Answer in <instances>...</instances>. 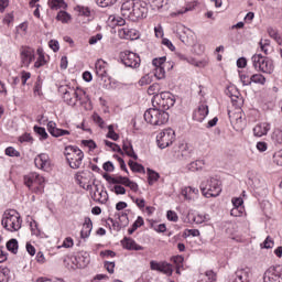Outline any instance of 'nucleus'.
Masks as SVG:
<instances>
[{
  "label": "nucleus",
  "mask_w": 282,
  "mask_h": 282,
  "mask_svg": "<svg viewBox=\"0 0 282 282\" xmlns=\"http://www.w3.org/2000/svg\"><path fill=\"white\" fill-rule=\"evenodd\" d=\"M160 180V173L148 169V182L150 186H153L155 182Z\"/></svg>",
  "instance_id": "c9c22d12"
},
{
  "label": "nucleus",
  "mask_w": 282,
  "mask_h": 282,
  "mask_svg": "<svg viewBox=\"0 0 282 282\" xmlns=\"http://www.w3.org/2000/svg\"><path fill=\"white\" fill-rule=\"evenodd\" d=\"M263 282H282V265L270 267L264 272Z\"/></svg>",
  "instance_id": "f8f14e48"
},
{
  "label": "nucleus",
  "mask_w": 282,
  "mask_h": 282,
  "mask_svg": "<svg viewBox=\"0 0 282 282\" xmlns=\"http://www.w3.org/2000/svg\"><path fill=\"white\" fill-rule=\"evenodd\" d=\"M30 226L32 235L39 237L41 235V231L39 230V224L36 223V220L31 221Z\"/></svg>",
  "instance_id": "e2e57ef3"
},
{
  "label": "nucleus",
  "mask_w": 282,
  "mask_h": 282,
  "mask_svg": "<svg viewBox=\"0 0 282 282\" xmlns=\"http://www.w3.org/2000/svg\"><path fill=\"white\" fill-rule=\"evenodd\" d=\"M154 76L158 80H162L166 76V70H164V66L154 68Z\"/></svg>",
  "instance_id": "5fc2aeb1"
},
{
  "label": "nucleus",
  "mask_w": 282,
  "mask_h": 282,
  "mask_svg": "<svg viewBox=\"0 0 282 282\" xmlns=\"http://www.w3.org/2000/svg\"><path fill=\"white\" fill-rule=\"evenodd\" d=\"M272 141L274 144L282 145V129H275L272 133Z\"/></svg>",
  "instance_id": "a18cd8bd"
},
{
  "label": "nucleus",
  "mask_w": 282,
  "mask_h": 282,
  "mask_svg": "<svg viewBox=\"0 0 282 282\" xmlns=\"http://www.w3.org/2000/svg\"><path fill=\"white\" fill-rule=\"evenodd\" d=\"M107 138H110V140H113L115 142L119 140L120 135L118 133H116V131L113 130V126H108V133H107Z\"/></svg>",
  "instance_id": "6e6d98bb"
},
{
  "label": "nucleus",
  "mask_w": 282,
  "mask_h": 282,
  "mask_svg": "<svg viewBox=\"0 0 282 282\" xmlns=\"http://www.w3.org/2000/svg\"><path fill=\"white\" fill-rule=\"evenodd\" d=\"M234 282H250V272L246 269L237 270Z\"/></svg>",
  "instance_id": "bb28decb"
},
{
  "label": "nucleus",
  "mask_w": 282,
  "mask_h": 282,
  "mask_svg": "<svg viewBox=\"0 0 282 282\" xmlns=\"http://www.w3.org/2000/svg\"><path fill=\"white\" fill-rule=\"evenodd\" d=\"M175 142V130L167 128L161 131L156 135V144L159 149H166L167 147H171Z\"/></svg>",
  "instance_id": "1a4fd4ad"
},
{
  "label": "nucleus",
  "mask_w": 282,
  "mask_h": 282,
  "mask_svg": "<svg viewBox=\"0 0 282 282\" xmlns=\"http://www.w3.org/2000/svg\"><path fill=\"white\" fill-rule=\"evenodd\" d=\"M268 34L271 39H273L274 41H276L279 43V45H281L282 43V39L279 35V32H276V30L274 28H269L268 29Z\"/></svg>",
  "instance_id": "09e8293b"
},
{
  "label": "nucleus",
  "mask_w": 282,
  "mask_h": 282,
  "mask_svg": "<svg viewBox=\"0 0 282 282\" xmlns=\"http://www.w3.org/2000/svg\"><path fill=\"white\" fill-rule=\"evenodd\" d=\"M180 58H182L183 61H187V63H189L191 65H195V67H206V62H197L195 58H186L184 55H181Z\"/></svg>",
  "instance_id": "c03bdc74"
},
{
  "label": "nucleus",
  "mask_w": 282,
  "mask_h": 282,
  "mask_svg": "<svg viewBox=\"0 0 282 282\" xmlns=\"http://www.w3.org/2000/svg\"><path fill=\"white\" fill-rule=\"evenodd\" d=\"M182 195L185 197V199H188V202H193V199H197V196L199 195V189L187 186L182 189Z\"/></svg>",
  "instance_id": "b1692460"
},
{
  "label": "nucleus",
  "mask_w": 282,
  "mask_h": 282,
  "mask_svg": "<svg viewBox=\"0 0 282 282\" xmlns=\"http://www.w3.org/2000/svg\"><path fill=\"white\" fill-rule=\"evenodd\" d=\"M134 6H135L134 0H128V1L123 2L121 6V12H122L123 17H129V19H131V12H133Z\"/></svg>",
  "instance_id": "c85d7f7f"
},
{
  "label": "nucleus",
  "mask_w": 282,
  "mask_h": 282,
  "mask_svg": "<svg viewBox=\"0 0 282 282\" xmlns=\"http://www.w3.org/2000/svg\"><path fill=\"white\" fill-rule=\"evenodd\" d=\"M4 153L6 155H9V158H19L21 155V153H19V151L12 147L7 148Z\"/></svg>",
  "instance_id": "bf43d9fd"
},
{
  "label": "nucleus",
  "mask_w": 282,
  "mask_h": 282,
  "mask_svg": "<svg viewBox=\"0 0 282 282\" xmlns=\"http://www.w3.org/2000/svg\"><path fill=\"white\" fill-rule=\"evenodd\" d=\"M251 62L257 72H262V74H272V72H274V63L272 59L261 54H254L251 57Z\"/></svg>",
  "instance_id": "0eeeda50"
},
{
  "label": "nucleus",
  "mask_w": 282,
  "mask_h": 282,
  "mask_svg": "<svg viewBox=\"0 0 282 282\" xmlns=\"http://www.w3.org/2000/svg\"><path fill=\"white\" fill-rule=\"evenodd\" d=\"M251 83H254L256 85H265L267 79L265 76H263L261 73H257L251 75Z\"/></svg>",
  "instance_id": "4c0bfd02"
},
{
  "label": "nucleus",
  "mask_w": 282,
  "mask_h": 282,
  "mask_svg": "<svg viewBox=\"0 0 282 282\" xmlns=\"http://www.w3.org/2000/svg\"><path fill=\"white\" fill-rule=\"evenodd\" d=\"M1 224L3 228L9 232H18V230H21L23 220L21 219L19 212L14 209H8L2 215Z\"/></svg>",
  "instance_id": "f03ea898"
},
{
  "label": "nucleus",
  "mask_w": 282,
  "mask_h": 282,
  "mask_svg": "<svg viewBox=\"0 0 282 282\" xmlns=\"http://www.w3.org/2000/svg\"><path fill=\"white\" fill-rule=\"evenodd\" d=\"M77 10L82 17H91V10L89 7H77Z\"/></svg>",
  "instance_id": "052dcab7"
},
{
  "label": "nucleus",
  "mask_w": 282,
  "mask_h": 282,
  "mask_svg": "<svg viewBox=\"0 0 282 282\" xmlns=\"http://www.w3.org/2000/svg\"><path fill=\"white\" fill-rule=\"evenodd\" d=\"M91 228H94L91 218H85L83 229L80 231L82 239H87V237H89L91 235Z\"/></svg>",
  "instance_id": "a878e982"
},
{
  "label": "nucleus",
  "mask_w": 282,
  "mask_h": 282,
  "mask_svg": "<svg viewBox=\"0 0 282 282\" xmlns=\"http://www.w3.org/2000/svg\"><path fill=\"white\" fill-rule=\"evenodd\" d=\"M273 161L275 162V164H278V166H282V150L273 154Z\"/></svg>",
  "instance_id": "0e129e2a"
},
{
  "label": "nucleus",
  "mask_w": 282,
  "mask_h": 282,
  "mask_svg": "<svg viewBox=\"0 0 282 282\" xmlns=\"http://www.w3.org/2000/svg\"><path fill=\"white\" fill-rule=\"evenodd\" d=\"M109 189L115 195H127V189L122 185H109Z\"/></svg>",
  "instance_id": "79ce46f5"
},
{
  "label": "nucleus",
  "mask_w": 282,
  "mask_h": 282,
  "mask_svg": "<svg viewBox=\"0 0 282 282\" xmlns=\"http://www.w3.org/2000/svg\"><path fill=\"white\" fill-rule=\"evenodd\" d=\"M91 172H79L75 175V182L85 191H93L94 186L89 182Z\"/></svg>",
  "instance_id": "4468645a"
},
{
  "label": "nucleus",
  "mask_w": 282,
  "mask_h": 282,
  "mask_svg": "<svg viewBox=\"0 0 282 282\" xmlns=\"http://www.w3.org/2000/svg\"><path fill=\"white\" fill-rule=\"evenodd\" d=\"M228 117L230 122H235L236 124H241V122H243V112H241L240 109L235 112L229 111Z\"/></svg>",
  "instance_id": "7c9ffc66"
},
{
  "label": "nucleus",
  "mask_w": 282,
  "mask_h": 282,
  "mask_svg": "<svg viewBox=\"0 0 282 282\" xmlns=\"http://www.w3.org/2000/svg\"><path fill=\"white\" fill-rule=\"evenodd\" d=\"M144 120L149 124L161 127V124L169 122V112L162 110V108H150L144 112Z\"/></svg>",
  "instance_id": "20e7f679"
},
{
  "label": "nucleus",
  "mask_w": 282,
  "mask_h": 282,
  "mask_svg": "<svg viewBox=\"0 0 282 282\" xmlns=\"http://www.w3.org/2000/svg\"><path fill=\"white\" fill-rule=\"evenodd\" d=\"M99 41H102V33H97L89 39V45H96Z\"/></svg>",
  "instance_id": "69168bd1"
},
{
  "label": "nucleus",
  "mask_w": 282,
  "mask_h": 282,
  "mask_svg": "<svg viewBox=\"0 0 282 282\" xmlns=\"http://www.w3.org/2000/svg\"><path fill=\"white\" fill-rule=\"evenodd\" d=\"M33 131L39 135L40 140H47L50 138V134H47V131L43 127L34 126Z\"/></svg>",
  "instance_id": "e433bc0d"
},
{
  "label": "nucleus",
  "mask_w": 282,
  "mask_h": 282,
  "mask_svg": "<svg viewBox=\"0 0 282 282\" xmlns=\"http://www.w3.org/2000/svg\"><path fill=\"white\" fill-rule=\"evenodd\" d=\"M128 165L130 166L133 173H144V166L138 162L129 161Z\"/></svg>",
  "instance_id": "a19ab883"
},
{
  "label": "nucleus",
  "mask_w": 282,
  "mask_h": 282,
  "mask_svg": "<svg viewBox=\"0 0 282 282\" xmlns=\"http://www.w3.org/2000/svg\"><path fill=\"white\" fill-rule=\"evenodd\" d=\"M148 94L150 96H160V84L155 83L152 84L149 88H148Z\"/></svg>",
  "instance_id": "603ef678"
},
{
  "label": "nucleus",
  "mask_w": 282,
  "mask_h": 282,
  "mask_svg": "<svg viewBox=\"0 0 282 282\" xmlns=\"http://www.w3.org/2000/svg\"><path fill=\"white\" fill-rule=\"evenodd\" d=\"M260 48L265 55L272 52V46L270 45V40H261L260 41Z\"/></svg>",
  "instance_id": "37998d69"
},
{
  "label": "nucleus",
  "mask_w": 282,
  "mask_h": 282,
  "mask_svg": "<svg viewBox=\"0 0 282 282\" xmlns=\"http://www.w3.org/2000/svg\"><path fill=\"white\" fill-rule=\"evenodd\" d=\"M10 281V269L3 268L0 269V282H8Z\"/></svg>",
  "instance_id": "3c124183"
},
{
  "label": "nucleus",
  "mask_w": 282,
  "mask_h": 282,
  "mask_svg": "<svg viewBox=\"0 0 282 282\" xmlns=\"http://www.w3.org/2000/svg\"><path fill=\"white\" fill-rule=\"evenodd\" d=\"M61 94H63V100L69 107H76V102H83L84 100H89L87 91L83 88H72V87H59Z\"/></svg>",
  "instance_id": "f257e3e1"
},
{
  "label": "nucleus",
  "mask_w": 282,
  "mask_h": 282,
  "mask_svg": "<svg viewBox=\"0 0 282 282\" xmlns=\"http://www.w3.org/2000/svg\"><path fill=\"white\" fill-rule=\"evenodd\" d=\"M200 191L205 197H219L221 194V182L215 177L200 183Z\"/></svg>",
  "instance_id": "423d86ee"
},
{
  "label": "nucleus",
  "mask_w": 282,
  "mask_h": 282,
  "mask_svg": "<svg viewBox=\"0 0 282 282\" xmlns=\"http://www.w3.org/2000/svg\"><path fill=\"white\" fill-rule=\"evenodd\" d=\"M64 155L66 158L68 166L74 170L83 166V160H85V153L76 145H68L64 149Z\"/></svg>",
  "instance_id": "7ed1b4c3"
},
{
  "label": "nucleus",
  "mask_w": 282,
  "mask_h": 282,
  "mask_svg": "<svg viewBox=\"0 0 282 282\" xmlns=\"http://www.w3.org/2000/svg\"><path fill=\"white\" fill-rule=\"evenodd\" d=\"M47 131L53 135V138H61L63 135H69V130H63L61 128H56V122L48 121L47 123Z\"/></svg>",
  "instance_id": "412c9836"
},
{
  "label": "nucleus",
  "mask_w": 282,
  "mask_h": 282,
  "mask_svg": "<svg viewBox=\"0 0 282 282\" xmlns=\"http://www.w3.org/2000/svg\"><path fill=\"white\" fill-rule=\"evenodd\" d=\"M22 67H30L32 61H34V48L24 46L20 52Z\"/></svg>",
  "instance_id": "f3484780"
},
{
  "label": "nucleus",
  "mask_w": 282,
  "mask_h": 282,
  "mask_svg": "<svg viewBox=\"0 0 282 282\" xmlns=\"http://www.w3.org/2000/svg\"><path fill=\"white\" fill-rule=\"evenodd\" d=\"M164 63H166V56L158 57L152 61V65L154 66V69L158 67H164Z\"/></svg>",
  "instance_id": "4d7b16f0"
},
{
  "label": "nucleus",
  "mask_w": 282,
  "mask_h": 282,
  "mask_svg": "<svg viewBox=\"0 0 282 282\" xmlns=\"http://www.w3.org/2000/svg\"><path fill=\"white\" fill-rule=\"evenodd\" d=\"M152 102L153 105L156 104L159 109L166 111L175 105V95H173L171 91H162L160 95L154 96Z\"/></svg>",
  "instance_id": "6e6552de"
},
{
  "label": "nucleus",
  "mask_w": 282,
  "mask_h": 282,
  "mask_svg": "<svg viewBox=\"0 0 282 282\" xmlns=\"http://www.w3.org/2000/svg\"><path fill=\"white\" fill-rule=\"evenodd\" d=\"M109 21H111L112 25H119L122 26L124 25V23H127V21L124 19H122L121 17H116V15H110L109 17Z\"/></svg>",
  "instance_id": "8fccbe9b"
},
{
  "label": "nucleus",
  "mask_w": 282,
  "mask_h": 282,
  "mask_svg": "<svg viewBox=\"0 0 282 282\" xmlns=\"http://www.w3.org/2000/svg\"><path fill=\"white\" fill-rule=\"evenodd\" d=\"M204 166H206V160L198 159V160L187 164L186 169H187V171H191L192 173H195V171H203Z\"/></svg>",
  "instance_id": "393cba45"
},
{
  "label": "nucleus",
  "mask_w": 282,
  "mask_h": 282,
  "mask_svg": "<svg viewBox=\"0 0 282 282\" xmlns=\"http://www.w3.org/2000/svg\"><path fill=\"white\" fill-rule=\"evenodd\" d=\"M48 6L51 10H65L67 8L65 0H48Z\"/></svg>",
  "instance_id": "473e14b6"
},
{
  "label": "nucleus",
  "mask_w": 282,
  "mask_h": 282,
  "mask_svg": "<svg viewBox=\"0 0 282 282\" xmlns=\"http://www.w3.org/2000/svg\"><path fill=\"white\" fill-rule=\"evenodd\" d=\"M24 184L32 193H35L36 195H41V193L45 191V178L37 173L25 175Z\"/></svg>",
  "instance_id": "39448f33"
},
{
  "label": "nucleus",
  "mask_w": 282,
  "mask_h": 282,
  "mask_svg": "<svg viewBox=\"0 0 282 282\" xmlns=\"http://www.w3.org/2000/svg\"><path fill=\"white\" fill-rule=\"evenodd\" d=\"M176 33L178 34V39L182 41V43H184V45H187V47H193V45L197 43L195 39V33L191 29L182 24L177 25Z\"/></svg>",
  "instance_id": "9b49d317"
},
{
  "label": "nucleus",
  "mask_w": 282,
  "mask_h": 282,
  "mask_svg": "<svg viewBox=\"0 0 282 282\" xmlns=\"http://www.w3.org/2000/svg\"><path fill=\"white\" fill-rule=\"evenodd\" d=\"M166 216L169 221H177L180 219V217H177V213L173 210H169Z\"/></svg>",
  "instance_id": "774afa93"
},
{
  "label": "nucleus",
  "mask_w": 282,
  "mask_h": 282,
  "mask_svg": "<svg viewBox=\"0 0 282 282\" xmlns=\"http://www.w3.org/2000/svg\"><path fill=\"white\" fill-rule=\"evenodd\" d=\"M193 150L186 143H182L178 147L177 159L178 160H191Z\"/></svg>",
  "instance_id": "5701e85b"
},
{
  "label": "nucleus",
  "mask_w": 282,
  "mask_h": 282,
  "mask_svg": "<svg viewBox=\"0 0 282 282\" xmlns=\"http://www.w3.org/2000/svg\"><path fill=\"white\" fill-rule=\"evenodd\" d=\"M140 226H144V219L142 217H138L137 220L133 223L132 227L128 229L129 235H133V231Z\"/></svg>",
  "instance_id": "49530a36"
},
{
  "label": "nucleus",
  "mask_w": 282,
  "mask_h": 282,
  "mask_svg": "<svg viewBox=\"0 0 282 282\" xmlns=\"http://www.w3.org/2000/svg\"><path fill=\"white\" fill-rule=\"evenodd\" d=\"M270 123L269 122H260L254 126L253 128V135L256 138H263V135H268L270 131Z\"/></svg>",
  "instance_id": "4be33fe9"
},
{
  "label": "nucleus",
  "mask_w": 282,
  "mask_h": 282,
  "mask_svg": "<svg viewBox=\"0 0 282 282\" xmlns=\"http://www.w3.org/2000/svg\"><path fill=\"white\" fill-rule=\"evenodd\" d=\"M123 248H126L127 250H144V247L135 243V240L131 239V238H124L123 241Z\"/></svg>",
  "instance_id": "c756f323"
},
{
  "label": "nucleus",
  "mask_w": 282,
  "mask_h": 282,
  "mask_svg": "<svg viewBox=\"0 0 282 282\" xmlns=\"http://www.w3.org/2000/svg\"><path fill=\"white\" fill-rule=\"evenodd\" d=\"M148 12L149 9H147V2L135 1L130 19L132 21H138V19H147Z\"/></svg>",
  "instance_id": "ddd939ff"
},
{
  "label": "nucleus",
  "mask_w": 282,
  "mask_h": 282,
  "mask_svg": "<svg viewBox=\"0 0 282 282\" xmlns=\"http://www.w3.org/2000/svg\"><path fill=\"white\" fill-rule=\"evenodd\" d=\"M206 116H208V105L200 104L193 113V120H196V122H204Z\"/></svg>",
  "instance_id": "aec40b11"
},
{
  "label": "nucleus",
  "mask_w": 282,
  "mask_h": 282,
  "mask_svg": "<svg viewBox=\"0 0 282 282\" xmlns=\"http://www.w3.org/2000/svg\"><path fill=\"white\" fill-rule=\"evenodd\" d=\"M119 61L126 67H130L131 69H138L140 67V56L131 51H123L119 55Z\"/></svg>",
  "instance_id": "9d476101"
},
{
  "label": "nucleus",
  "mask_w": 282,
  "mask_h": 282,
  "mask_svg": "<svg viewBox=\"0 0 282 282\" xmlns=\"http://www.w3.org/2000/svg\"><path fill=\"white\" fill-rule=\"evenodd\" d=\"M217 281V275L213 271H207L205 273H200L197 282H215Z\"/></svg>",
  "instance_id": "2f4dec72"
},
{
  "label": "nucleus",
  "mask_w": 282,
  "mask_h": 282,
  "mask_svg": "<svg viewBox=\"0 0 282 282\" xmlns=\"http://www.w3.org/2000/svg\"><path fill=\"white\" fill-rule=\"evenodd\" d=\"M194 224H204L205 221H210V215L208 214H197L193 216Z\"/></svg>",
  "instance_id": "ea45409f"
},
{
  "label": "nucleus",
  "mask_w": 282,
  "mask_h": 282,
  "mask_svg": "<svg viewBox=\"0 0 282 282\" xmlns=\"http://www.w3.org/2000/svg\"><path fill=\"white\" fill-rule=\"evenodd\" d=\"M34 164L36 169H41V171H47V169L51 166L50 154L41 153L36 155L34 159Z\"/></svg>",
  "instance_id": "6ab92c4d"
},
{
  "label": "nucleus",
  "mask_w": 282,
  "mask_h": 282,
  "mask_svg": "<svg viewBox=\"0 0 282 282\" xmlns=\"http://www.w3.org/2000/svg\"><path fill=\"white\" fill-rule=\"evenodd\" d=\"M120 39H126L127 41H135L140 39V33L135 29H131L129 26H123L119 29Z\"/></svg>",
  "instance_id": "a211bd4d"
},
{
  "label": "nucleus",
  "mask_w": 282,
  "mask_h": 282,
  "mask_svg": "<svg viewBox=\"0 0 282 282\" xmlns=\"http://www.w3.org/2000/svg\"><path fill=\"white\" fill-rule=\"evenodd\" d=\"M120 184L122 186H127L128 188H130V191H133V193H138V183L133 182V181H130L129 177L127 176H112V183L111 185L112 186H117Z\"/></svg>",
  "instance_id": "2eb2a0df"
},
{
  "label": "nucleus",
  "mask_w": 282,
  "mask_h": 282,
  "mask_svg": "<svg viewBox=\"0 0 282 282\" xmlns=\"http://www.w3.org/2000/svg\"><path fill=\"white\" fill-rule=\"evenodd\" d=\"M122 149L126 155H128L129 158H133V160H138V154H135V152L133 151V145H131V143L124 142Z\"/></svg>",
  "instance_id": "f704fd0d"
},
{
  "label": "nucleus",
  "mask_w": 282,
  "mask_h": 282,
  "mask_svg": "<svg viewBox=\"0 0 282 282\" xmlns=\"http://www.w3.org/2000/svg\"><path fill=\"white\" fill-rule=\"evenodd\" d=\"M239 78H240L242 85H245V86L252 85V76L250 77L246 74H240Z\"/></svg>",
  "instance_id": "680f3d73"
},
{
  "label": "nucleus",
  "mask_w": 282,
  "mask_h": 282,
  "mask_svg": "<svg viewBox=\"0 0 282 282\" xmlns=\"http://www.w3.org/2000/svg\"><path fill=\"white\" fill-rule=\"evenodd\" d=\"M37 59L34 63V67L36 69H40V67H43L47 62L45 61V54L43 53V48H37Z\"/></svg>",
  "instance_id": "72a5a7b5"
},
{
  "label": "nucleus",
  "mask_w": 282,
  "mask_h": 282,
  "mask_svg": "<svg viewBox=\"0 0 282 282\" xmlns=\"http://www.w3.org/2000/svg\"><path fill=\"white\" fill-rule=\"evenodd\" d=\"M150 268L151 270L162 272V274H166L167 276H171V274H173V267L167 262H158L152 260L150 262Z\"/></svg>",
  "instance_id": "dca6fc26"
},
{
  "label": "nucleus",
  "mask_w": 282,
  "mask_h": 282,
  "mask_svg": "<svg viewBox=\"0 0 282 282\" xmlns=\"http://www.w3.org/2000/svg\"><path fill=\"white\" fill-rule=\"evenodd\" d=\"M57 21H61L63 23H69V20L72 19V15L65 11H59L56 17Z\"/></svg>",
  "instance_id": "de8ad7c7"
},
{
  "label": "nucleus",
  "mask_w": 282,
  "mask_h": 282,
  "mask_svg": "<svg viewBox=\"0 0 282 282\" xmlns=\"http://www.w3.org/2000/svg\"><path fill=\"white\" fill-rule=\"evenodd\" d=\"M149 3L154 10H160V8H164V0H149Z\"/></svg>",
  "instance_id": "13d9d810"
},
{
  "label": "nucleus",
  "mask_w": 282,
  "mask_h": 282,
  "mask_svg": "<svg viewBox=\"0 0 282 282\" xmlns=\"http://www.w3.org/2000/svg\"><path fill=\"white\" fill-rule=\"evenodd\" d=\"M95 69L99 78H105V76H107V62L98 59L95 64Z\"/></svg>",
  "instance_id": "cd10ccee"
},
{
  "label": "nucleus",
  "mask_w": 282,
  "mask_h": 282,
  "mask_svg": "<svg viewBox=\"0 0 282 282\" xmlns=\"http://www.w3.org/2000/svg\"><path fill=\"white\" fill-rule=\"evenodd\" d=\"M82 144L84 147H88L90 151H94V149H96V142L94 140H83Z\"/></svg>",
  "instance_id": "338daca9"
},
{
  "label": "nucleus",
  "mask_w": 282,
  "mask_h": 282,
  "mask_svg": "<svg viewBox=\"0 0 282 282\" xmlns=\"http://www.w3.org/2000/svg\"><path fill=\"white\" fill-rule=\"evenodd\" d=\"M7 249L9 252L17 254L19 252V241L17 239H11L7 242Z\"/></svg>",
  "instance_id": "58836bf2"
},
{
  "label": "nucleus",
  "mask_w": 282,
  "mask_h": 282,
  "mask_svg": "<svg viewBox=\"0 0 282 282\" xmlns=\"http://www.w3.org/2000/svg\"><path fill=\"white\" fill-rule=\"evenodd\" d=\"M118 0H96L97 6L99 8H109L110 6H113L117 3Z\"/></svg>",
  "instance_id": "864d4df0"
}]
</instances>
